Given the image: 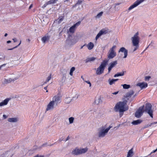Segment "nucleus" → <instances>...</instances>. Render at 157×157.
I'll return each mask as SVG.
<instances>
[{"mask_svg": "<svg viewBox=\"0 0 157 157\" xmlns=\"http://www.w3.org/2000/svg\"><path fill=\"white\" fill-rule=\"evenodd\" d=\"M127 101H120L118 102L114 107L115 112H120V116L121 117L123 114V112L128 110V106L127 105Z\"/></svg>", "mask_w": 157, "mask_h": 157, "instance_id": "nucleus-1", "label": "nucleus"}, {"mask_svg": "<svg viewBox=\"0 0 157 157\" xmlns=\"http://www.w3.org/2000/svg\"><path fill=\"white\" fill-rule=\"evenodd\" d=\"M139 35V33L137 32L131 38L132 45L134 47L133 52L135 51L139 48L140 40V37Z\"/></svg>", "mask_w": 157, "mask_h": 157, "instance_id": "nucleus-2", "label": "nucleus"}, {"mask_svg": "<svg viewBox=\"0 0 157 157\" xmlns=\"http://www.w3.org/2000/svg\"><path fill=\"white\" fill-rule=\"evenodd\" d=\"M108 62V60L106 59L103 61L99 66L96 69V73L97 75H100L104 72L105 68Z\"/></svg>", "mask_w": 157, "mask_h": 157, "instance_id": "nucleus-3", "label": "nucleus"}, {"mask_svg": "<svg viewBox=\"0 0 157 157\" xmlns=\"http://www.w3.org/2000/svg\"><path fill=\"white\" fill-rule=\"evenodd\" d=\"M112 127V126L110 125L108 128L105 129V127L102 126L99 130L98 133V136L99 137H104L105 135L109 131Z\"/></svg>", "mask_w": 157, "mask_h": 157, "instance_id": "nucleus-4", "label": "nucleus"}, {"mask_svg": "<svg viewBox=\"0 0 157 157\" xmlns=\"http://www.w3.org/2000/svg\"><path fill=\"white\" fill-rule=\"evenodd\" d=\"M87 147L79 148L77 147L75 148L71 152V154L74 155H78L86 153L88 151Z\"/></svg>", "mask_w": 157, "mask_h": 157, "instance_id": "nucleus-5", "label": "nucleus"}, {"mask_svg": "<svg viewBox=\"0 0 157 157\" xmlns=\"http://www.w3.org/2000/svg\"><path fill=\"white\" fill-rule=\"evenodd\" d=\"M144 111L147 113L152 118H153V111L152 109V105L151 104L149 103H146Z\"/></svg>", "mask_w": 157, "mask_h": 157, "instance_id": "nucleus-6", "label": "nucleus"}, {"mask_svg": "<svg viewBox=\"0 0 157 157\" xmlns=\"http://www.w3.org/2000/svg\"><path fill=\"white\" fill-rule=\"evenodd\" d=\"M66 41V43L68 45L71 46L76 43L77 40L75 36L69 35Z\"/></svg>", "mask_w": 157, "mask_h": 157, "instance_id": "nucleus-7", "label": "nucleus"}, {"mask_svg": "<svg viewBox=\"0 0 157 157\" xmlns=\"http://www.w3.org/2000/svg\"><path fill=\"white\" fill-rule=\"evenodd\" d=\"M61 97L60 96L59 94H58L52 98V100L51 101L56 106L61 101Z\"/></svg>", "mask_w": 157, "mask_h": 157, "instance_id": "nucleus-8", "label": "nucleus"}, {"mask_svg": "<svg viewBox=\"0 0 157 157\" xmlns=\"http://www.w3.org/2000/svg\"><path fill=\"white\" fill-rule=\"evenodd\" d=\"M144 105L142 106L139 107L135 113V117L137 118H139L142 115L144 112Z\"/></svg>", "mask_w": 157, "mask_h": 157, "instance_id": "nucleus-9", "label": "nucleus"}, {"mask_svg": "<svg viewBox=\"0 0 157 157\" xmlns=\"http://www.w3.org/2000/svg\"><path fill=\"white\" fill-rule=\"evenodd\" d=\"M108 29H103L101 30L99 33L97 34L95 37V40H97L102 35L106 34L108 33Z\"/></svg>", "mask_w": 157, "mask_h": 157, "instance_id": "nucleus-10", "label": "nucleus"}, {"mask_svg": "<svg viewBox=\"0 0 157 157\" xmlns=\"http://www.w3.org/2000/svg\"><path fill=\"white\" fill-rule=\"evenodd\" d=\"M82 0H78L75 5L73 6V9H74L75 7V9L77 10L82 9Z\"/></svg>", "mask_w": 157, "mask_h": 157, "instance_id": "nucleus-11", "label": "nucleus"}, {"mask_svg": "<svg viewBox=\"0 0 157 157\" xmlns=\"http://www.w3.org/2000/svg\"><path fill=\"white\" fill-rule=\"evenodd\" d=\"M81 23L80 21H79L74 25H73L69 29V32L71 33H73L75 32V29L77 26L79 25Z\"/></svg>", "mask_w": 157, "mask_h": 157, "instance_id": "nucleus-12", "label": "nucleus"}, {"mask_svg": "<svg viewBox=\"0 0 157 157\" xmlns=\"http://www.w3.org/2000/svg\"><path fill=\"white\" fill-rule=\"evenodd\" d=\"M54 106H55V104L51 101L48 105L46 111L52 110L54 108Z\"/></svg>", "mask_w": 157, "mask_h": 157, "instance_id": "nucleus-13", "label": "nucleus"}, {"mask_svg": "<svg viewBox=\"0 0 157 157\" xmlns=\"http://www.w3.org/2000/svg\"><path fill=\"white\" fill-rule=\"evenodd\" d=\"M116 56V53L115 51L109 50L107 56L108 58L109 59L113 58Z\"/></svg>", "mask_w": 157, "mask_h": 157, "instance_id": "nucleus-14", "label": "nucleus"}, {"mask_svg": "<svg viewBox=\"0 0 157 157\" xmlns=\"http://www.w3.org/2000/svg\"><path fill=\"white\" fill-rule=\"evenodd\" d=\"M117 61H114L110 63V66L108 68V73H109L112 69L115 67V66L117 64Z\"/></svg>", "mask_w": 157, "mask_h": 157, "instance_id": "nucleus-15", "label": "nucleus"}, {"mask_svg": "<svg viewBox=\"0 0 157 157\" xmlns=\"http://www.w3.org/2000/svg\"><path fill=\"white\" fill-rule=\"evenodd\" d=\"M136 86H139L142 89L147 87V84L145 82H140L136 84Z\"/></svg>", "mask_w": 157, "mask_h": 157, "instance_id": "nucleus-16", "label": "nucleus"}, {"mask_svg": "<svg viewBox=\"0 0 157 157\" xmlns=\"http://www.w3.org/2000/svg\"><path fill=\"white\" fill-rule=\"evenodd\" d=\"M124 52V56L123 57L124 58H125L127 57L128 55V50L126 49L124 47L121 48L119 51V52Z\"/></svg>", "mask_w": 157, "mask_h": 157, "instance_id": "nucleus-17", "label": "nucleus"}, {"mask_svg": "<svg viewBox=\"0 0 157 157\" xmlns=\"http://www.w3.org/2000/svg\"><path fill=\"white\" fill-rule=\"evenodd\" d=\"M19 76L17 75L14 74H11L10 76V78L11 79L12 82H14L18 79Z\"/></svg>", "mask_w": 157, "mask_h": 157, "instance_id": "nucleus-18", "label": "nucleus"}, {"mask_svg": "<svg viewBox=\"0 0 157 157\" xmlns=\"http://www.w3.org/2000/svg\"><path fill=\"white\" fill-rule=\"evenodd\" d=\"M10 99V98H7L6 99L0 103V106H2L6 105Z\"/></svg>", "mask_w": 157, "mask_h": 157, "instance_id": "nucleus-19", "label": "nucleus"}, {"mask_svg": "<svg viewBox=\"0 0 157 157\" xmlns=\"http://www.w3.org/2000/svg\"><path fill=\"white\" fill-rule=\"evenodd\" d=\"M134 92L133 90H130L129 92L126 93L124 97L126 98H130L134 94Z\"/></svg>", "mask_w": 157, "mask_h": 157, "instance_id": "nucleus-20", "label": "nucleus"}, {"mask_svg": "<svg viewBox=\"0 0 157 157\" xmlns=\"http://www.w3.org/2000/svg\"><path fill=\"white\" fill-rule=\"evenodd\" d=\"M134 153L133 152V148H132L128 152L126 157H132Z\"/></svg>", "mask_w": 157, "mask_h": 157, "instance_id": "nucleus-21", "label": "nucleus"}, {"mask_svg": "<svg viewBox=\"0 0 157 157\" xmlns=\"http://www.w3.org/2000/svg\"><path fill=\"white\" fill-rule=\"evenodd\" d=\"M96 58L94 57H92L90 58H87L85 60V62L86 63H87L89 62H91L93 61L96 59Z\"/></svg>", "mask_w": 157, "mask_h": 157, "instance_id": "nucleus-22", "label": "nucleus"}, {"mask_svg": "<svg viewBox=\"0 0 157 157\" xmlns=\"http://www.w3.org/2000/svg\"><path fill=\"white\" fill-rule=\"evenodd\" d=\"M8 121L10 122H16L17 121L18 119L15 117L9 118H8Z\"/></svg>", "mask_w": 157, "mask_h": 157, "instance_id": "nucleus-23", "label": "nucleus"}, {"mask_svg": "<svg viewBox=\"0 0 157 157\" xmlns=\"http://www.w3.org/2000/svg\"><path fill=\"white\" fill-rule=\"evenodd\" d=\"M11 79L10 78L8 79L4 78L3 80L2 83L4 84H7L9 83L12 82Z\"/></svg>", "mask_w": 157, "mask_h": 157, "instance_id": "nucleus-24", "label": "nucleus"}, {"mask_svg": "<svg viewBox=\"0 0 157 157\" xmlns=\"http://www.w3.org/2000/svg\"><path fill=\"white\" fill-rule=\"evenodd\" d=\"M72 99L70 97H66L64 99V102L66 104H69L70 103L71 101L72 100Z\"/></svg>", "mask_w": 157, "mask_h": 157, "instance_id": "nucleus-25", "label": "nucleus"}, {"mask_svg": "<svg viewBox=\"0 0 157 157\" xmlns=\"http://www.w3.org/2000/svg\"><path fill=\"white\" fill-rule=\"evenodd\" d=\"M125 72H126L125 71H122V72H118L114 75V77H116L120 76H122L124 75V73Z\"/></svg>", "mask_w": 157, "mask_h": 157, "instance_id": "nucleus-26", "label": "nucleus"}, {"mask_svg": "<svg viewBox=\"0 0 157 157\" xmlns=\"http://www.w3.org/2000/svg\"><path fill=\"white\" fill-rule=\"evenodd\" d=\"M49 39V37L48 35H45L44 36H43L41 39L43 43H45V42L48 40Z\"/></svg>", "mask_w": 157, "mask_h": 157, "instance_id": "nucleus-27", "label": "nucleus"}, {"mask_svg": "<svg viewBox=\"0 0 157 157\" xmlns=\"http://www.w3.org/2000/svg\"><path fill=\"white\" fill-rule=\"evenodd\" d=\"M102 98L101 96H99L98 98H96L95 101V103L98 104L99 103H101L102 102Z\"/></svg>", "mask_w": 157, "mask_h": 157, "instance_id": "nucleus-28", "label": "nucleus"}, {"mask_svg": "<svg viewBox=\"0 0 157 157\" xmlns=\"http://www.w3.org/2000/svg\"><path fill=\"white\" fill-rule=\"evenodd\" d=\"M94 45L93 43L90 42L87 45L88 49L89 50H91L94 47Z\"/></svg>", "mask_w": 157, "mask_h": 157, "instance_id": "nucleus-29", "label": "nucleus"}, {"mask_svg": "<svg viewBox=\"0 0 157 157\" xmlns=\"http://www.w3.org/2000/svg\"><path fill=\"white\" fill-rule=\"evenodd\" d=\"M142 122V121L140 120H137L136 121H134L132 122V124L134 125H136L140 124Z\"/></svg>", "mask_w": 157, "mask_h": 157, "instance_id": "nucleus-30", "label": "nucleus"}, {"mask_svg": "<svg viewBox=\"0 0 157 157\" xmlns=\"http://www.w3.org/2000/svg\"><path fill=\"white\" fill-rule=\"evenodd\" d=\"M57 0H50L47 3V5H49L55 3Z\"/></svg>", "mask_w": 157, "mask_h": 157, "instance_id": "nucleus-31", "label": "nucleus"}, {"mask_svg": "<svg viewBox=\"0 0 157 157\" xmlns=\"http://www.w3.org/2000/svg\"><path fill=\"white\" fill-rule=\"evenodd\" d=\"M121 86H123V88L124 89H128L130 87V85L124 84L121 85Z\"/></svg>", "mask_w": 157, "mask_h": 157, "instance_id": "nucleus-32", "label": "nucleus"}, {"mask_svg": "<svg viewBox=\"0 0 157 157\" xmlns=\"http://www.w3.org/2000/svg\"><path fill=\"white\" fill-rule=\"evenodd\" d=\"M61 72H62V73H63V77L62 78L63 79L64 78V79H65V78H66L65 75L67 72V71L65 69H63V70L62 71H61Z\"/></svg>", "mask_w": 157, "mask_h": 157, "instance_id": "nucleus-33", "label": "nucleus"}, {"mask_svg": "<svg viewBox=\"0 0 157 157\" xmlns=\"http://www.w3.org/2000/svg\"><path fill=\"white\" fill-rule=\"evenodd\" d=\"M114 80V79H111L110 78H109L108 80V82L109 85H113V84H114L115 82Z\"/></svg>", "mask_w": 157, "mask_h": 157, "instance_id": "nucleus-34", "label": "nucleus"}, {"mask_svg": "<svg viewBox=\"0 0 157 157\" xmlns=\"http://www.w3.org/2000/svg\"><path fill=\"white\" fill-rule=\"evenodd\" d=\"M63 16H60L58 18V23L59 24L63 20L64 14H63Z\"/></svg>", "mask_w": 157, "mask_h": 157, "instance_id": "nucleus-35", "label": "nucleus"}, {"mask_svg": "<svg viewBox=\"0 0 157 157\" xmlns=\"http://www.w3.org/2000/svg\"><path fill=\"white\" fill-rule=\"evenodd\" d=\"M75 67H72L70 69L69 74L70 75L72 76L73 75V72L75 71Z\"/></svg>", "mask_w": 157, "mask_h": 157, "instance_id": "nucleus-36", "label": "nucleus"}, {"mask_svg": "<svg viewBox=\"0 0 157 157\" xmlns=\"http://www.w3.org/2000/svg\"><path fill=\"white\" fill-rule=\"evenodd\" d=\"M75 118L74 117H71L69 118L68 120L70 124H71L74 122Z\"/></svg>", "mask_w": 157, "mask_h": 157, "instance_id": "nucleus-37", "label": "nucleus"}, {"mask_svg": "<svg viewBox=\"0 0 157 157\" xmlns=\"http://www.w3.org/2000/svg\"><path fill=\"white\" fill-rule=\"evenodd\" d=\"M103 12H101L99 13H98L97 16L96 17V18H100L101 16L102 15L103 13Z\"/></svg>", "mask_w": 157, "mask_h": 157, "instance_id": "nucleus-38", "label": "nucleus"}, {"mask_svg": "<svg viewBox=\"0 0 157 157\" xmlns=\"http://www.w3.org/2000/svg\"><path fill=\"white\" fill-rule=\"evenodd\" d=\"M79 96V95L78 94H76L75 95L73 96L72 97V100L77 99Z\"/></svg>", "mask_w": 157, "mask_h": 157, "instance_id": "nucleus-39", "label": "nucleus"}, {"mask_svg": "<svg viewBox=\"0 0 157 157\" xmlns=\"http://www.w3.org/2000/svg\"><path fill=\"white\" fill-rule=\"evenodd\" d=\"M45 145H46V144H43L40 147H39L37 148H36V147H34L33 149H35V150H37L38 149H40L42 147H43Z\"/></svg>", "mask_w": 157, "mask_h": 157, "instance_id": "nucleus-40", "label": "nucleus"}, {"mask_svg": "<svg viewBox=\"0 0 157 157\" xmlns=\"http://www.w3.org/2000/svg\"><path fill=\"white\" fill-rule=\"evenodd\" d=\"M51 75L50 74V75L47 78L46 81H47V82H48L51 79Z\"/></svg>", "mask_w": 157, "mask_h": 157, "instance_id": "nucleus-41", "label": "nucleus"}, {"mask_svg": "<svg viewBox=\"0 0 157 157\" xmlns=\"http://www.w3.org/2000/svg\"><path fill=\"white\" fill-rule=\"evenodd\" d=\"M116 46L115 45L113 46V47L110 49V50L111 51H115L114 50V48H116Z\"/></svg>", "mask_w": 157, "mask_h": 157, "instance_id": "nucleus-42", "label": "nucleus"}, {"mask_svg": "<svg viewBox=\"0 0 157 157\" xmlns=\"http://www.w3.org/2000/svg\"><path fill=\"white\" fill-rule=\"evenodd\" d=\"M151 77L150 76H147L145 77V80H148L149 79L151 78Z\"/></svg>", "mask_w": 157, "mask_h": 157, "instance_id": "nucleus-43", "label": "nucleus"}, {"mask_svg": "<svg viewBox=\"0 0 157 157\" xmlns=\"http://www.w3.org/2000/svg\"><path fill=\"white\" fill-rule=\"evenodd\" d=\"M85 82L89 84L90 87L91 86V84L89 81H85Z\"/></svg>", "mask_w": 157, "mask_h": 157, "instance_id": "nucleus-44", "label": "nucleus"}, {"mask_svg": "<svg viewBox=\"0 0 157 157\" xmlns=\"http://www.w3.org/2000/svg\"><path fill=\"white\" fill-rule=\"evenodd\" d=\"M121 4V2L117 3L114 5L115 7H116L117 6H118Z\"/></svg>", "mask_w": 157, "mask_h": 157, "instance_id": "nucleus-45", "label": "nucleus"}, {"mask_svg": "<svg viewBox=\"0 0 157 157\" xmlns=\"http://www.w3.org/2000/svg\"><path fill=\"white\" fill-rule=\"evenodd\" d=\"M9 152H10V151H9L5 152V153H4V155H5V156H6L7 155H8Z\"/></svg>", "mask_w": 157, "mask_h": 157, "instance_id": "nucleus-46", "label": "nucleus"}, {"mask_svg": "<svg viewBox=\"0 0 157 157\" xmlns=\"http://www.w3.org/2000/svg\"><path fill=\"white\" fill-rule=\"evenodd\" d=\"M17 47V46H15L12 48H9V49H8V50H13V49H14V48H16Z\"/></svg>", "mask_w": 157, "mask_h": 157, "instance_id": "nucleus-47", "label": "nucleus"}, {"mask_svg": "<svg viewBox=\"0 0 157 157\" xmlns=\"http://www.w3.org/2000/svg\"><path fill=\"white\" fill-rule=\"evenodd\" d=\"M13 40L14 42H16L17 41V40L16 38L13 39Z\"/></svg>", "mask_w": 157, "mask_h": 157, "instance_id": "nucleus-48", "label": "nucleus"}, {"mask_svg": "<svg viewBox=\"0 0 157 157\" xmlns=\"http://www.w3.org/2000/svg\"><path fill=\"white\" fill-rule=\"evenodd\" d=\"M47 87H48V86H46V87H45L44 88V89L45 90H46V92H48V90H47Z\"/></svg>", "mask_w": 157, "mask_h": 157, "instance_id": "nucleus-49", "label": "nucleus"}, {"mask_svg": "<svg viewBox=\"0 0 157 157\" xmlns=\"http://www.w3.org/2000/svg\"><path fill=\"white\" fill-rule=\"evenodd\" d=\"M118 91L114 93H112V94H113L116 95L118 94Z\"/></svg>", "mask_w": 157, "mask_h": 157, "instance_id": "nucleus-50", "label": "nucleus"}, {"mask_svg": "<svg viewBox=\"0 0 157 157\" xmlns=\"http://www.w3.org/2000/svg\"><path fill=\"white\" fill-rule=\"evenodd\" d=\"M3 117L5 118V119H6L7 118V117L5 115H3Z\"/></svg>", "mask_w": 157, "mask_h": 157, "instance_id": "nucleus-51", "label": "nucleus"}, {"mask_svg": "<svg viewBox=\"0 0 157 157\" xmlns=\"http://www.w3.org/2000/svg\"><path fill=\"white\" fill-rule=\"evenodd\" d=\"M33 4H31L30 5V6H29V9H31V8L33 7Z\"/></svg>", "mask_w": 157, "mask_h": 157, "instance_id": "nucleus-52", "label": "nucleus"}, {"mask_svg": "<svg viewBox=\"0 0 157 157\" xmlns=\"http://www.w3.org/2000/svg\"><path fill=\"white\" fill-rule=\"evenodd\" d=\"M157 151V148L155 150L153 151L152 152V153H155V152H156Z\"/></svg>", "mask_w": 157, "mask_h": 157, "instance_id": "nucleus-53", "label": "nucleus"}, {"mask_svg": "<svg viewBox=\"0 0 157 157\" xmlns=\"http://www.w3.org/2000/svg\"><path fill=\"white\" fill-rule=\"evenodd\" d=\"M139 92V91H138V92H137L136 94H135V95H134V97H135L138 94Z\"/></svg>", "mask_w": 157, "mask_h": 157, "instance_id": "nucleus-54", "label": "nucleus"}, {"mask_svg": "<svg viewBox=\"0 0 157 157\" xmlns=\"http://www.w3.org/2000/svg\"><path fill=\"white\" fill-rule=\"evenodd\" d=\"M11 42V41H10V40H8L7 41V44H9V43H10Z\"/></svg>", "mask_w": 157, "mask_h": 157, "instance_id": "nucleus-55", "label": "nucleus"}, {"mask_svg": "<svg viewBox=\"0 0 157 157\" xmlns=\"http://www.w3.org/2000/svg\"><path fill=\"white\" fill-rule=\"evenodd\" d=\"M81 78L82 79V80L85 82V81L84 80V78H83V77L82 76H81Z\"/></svg>", "mask_w": 157, "mask_h": 157, "instance_id": "nucleus-56", "label": "nucleus"}, {"mask_svg": "<svg viewBox=\"0 0 157 157\" xmlns=\"http://www.w3.org/2000/svg\"><path fill=\"white\" fill-rule=\"evenodd\" d=\"M157 123V122H153V123H151V124H156Z\"/></svg>", "mask_w": 157, "mask_h": 157, "instance_id": "nucleus-57", "label": "nucleus"}, {"mask_svg": "<svg viewBox=\"0 0 157 157\" xmlns=\"http://www.w3.org/2000/svg\"><path fill=\"white\" fill-rule=\"evenodd\" d=\"M21 41H20V43H19V44L16 46H17V47H18V46H19L20 45V44H21Z\"/></svg>", "mask_w": 157, "mask_h": 157, "instance_id": "nucleus-58", "label": "nucleus"}, {"mask_svg": "<svg viewBox=\"0 0 157 157\" xmlns=\"http://www.w3.org/2000/svg\"><path fill=\"white\" fill-rule=\"evenodd\" d=\"M5 65V64H4L2 65H1V66H0V70L1 69V67L3 66H4Z\"/></svg>", "mask_w": 157, "mask_h": 157, "instance_id": "nucleus-59", "label": "nucleus"}, {"mask_svg": "<svg viewBox=\"0 0 157 157\" xmlns=\"http://www.w3.org/2000/svg\"><path fill=\"white\" fill-rule=\"evenodd\" d=\"M69 136H68L67 138V139L66 140V141L67 140H68L69 139Z\"/></svg>", "mask_w": 157, "mask_h": 157, "instance_id": "nucleus-60", "label": "nucleus"}, {"mask_svg": "<svg viewBox=\"0 0 157 157\" xmlns=\"http://www.w3.org/2000/svg\"><path fill=\"white\" fill-rule=\"evenodd\" d=\"M114 81H115V82L117 81L118 80V79H114Z\"/></svg>", "mask_w": 157, "mask_h": 157, "instance_id": "nucleus-61", "label": "nucleus"}, {"mask_svg": "<svg viewBox=\"0 0 157 157\" xmlns=\"http://www.w3.org/2000/svg\"><path fill=\"white\" fill-rule=\"evenodd\" d=\"M8 34L7 33H6L5 34V35H4V36L5 37H6L7 36Z\"/></svg>", "mask_w": 157, "mask_h": 157, "instance_id": "nucleus-62", "label": "nucleus"}, {"mask_svg": "<svg viewBox=\"0 0 157 157\" xmlns=\"http://www.w3.org/2000/svg\"><path fill=\"white\" fill-rule=\"evenodd\" d=\"M70 0H65L64 1V2H68L70 1Z\"/></svg>", "mask_w": 157, "mask_h": 157, "instance_id": "nucleus-63", "label": "nucleus"}, {"mask_svg": "<svg viewBox=\"0 0 157 157\" xmlns=\"http://www.w3.org/2000/svg\"><path fill=\"white\" fill-rule=\"evenodd\" d=\"M47 82V81H46L43 84H46L47 82Z\"/></svg>", "mask_w": 157, "mask_h": 157, "instance_id": "nucleus-64", "label": "nucleus"}]
</instances>
